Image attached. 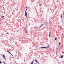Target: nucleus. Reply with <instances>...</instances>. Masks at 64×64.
Listing matches in <instances>:
<instances>
[{
    "label": "nucleus",
    "mask_w": 64,
    "mask_h": 64,
    "mask_svg": "<svg viewBox=\"0 0 64 64\" xmlns=\"http://www.w3.org/2000/svg\"><path fill=\"white\" fill-rule=\"evenodd\" d=\"M39 5H40V6H41V5H42V4H41V3H39Z\"/></svg>",
    "instance_id": "0eeeda50"
},
{
    "label": "nucleus",
    "mask_w": 64,
    "mask_h": 64,
    "mask_svg": "<svg viewBox=\"0 0 64 64\" xmlns=\"http://www.w3.org/2000/svg\"><path fill=\"white\" fill-rule=\"evenodd\" d=\"M61 18H62V16H61Z\"/></svg>",
    "instance_id": "a211bd4d"
},
{
    "label": "nucleus",
    "mask_w": 64,
    "mask_h": 64,
    "mask_svg": "<svg viewBox=\"0 0 64 64\" xmlns=\"http://www.w3.org/2000/svg\"><path fill=\"white\" fill-rule=\"evenodd\" d=\"M7 52H8V53H10V54L12 55V54H11V53H10V52H9L8 51H7Z\"/></svg>",
    "instance_id": "39448f33"
},
{
    "label": "nucleus",
    "mask_w": 64,
    "mask_h": 64,
    "mask_svg": "<svg viewBox=\"0 0 64 64\" xmlns=\"http://www.w3.org/2000/svg\"><path fill=\"white\" fill-rule=\"evenodd\" d=\"M33 64V61L31 63H30V64Z\"/></svg>",
    "instance_id": "f8f14e48"
},
{
    "label": "nucleus",
    "mask_w": 64,
    "mask_h": 64,
    "mask_svg": "<svg viewBox=\"0 0 64 64\" xmlns=\"http://www.w3.org/2000/svg\"><path fill=\"white\" fill-rule=\"evenodd\" d=\"M60 44H61V42H60L59 44V45H60Z\"/></svg>",
    "instance_id": "f3484780"
},
{
    "label": "nucleus",
    "mask_w": 64,
    "mask_h": 64,
    "mask_svg": "<svg viewBox=\"0 0 64 64\" xmlns=\"http://www.w3.org/2000/svg\"><path fill=\"white\" fill-rule=\"evenodd\" d=\"M3 56L4 58L5 59V55H3Z\"/></svg>",
    "instance_id": "6e6552de"
},
{
    "label": "nucleus",
    "mask_w": 64,
    "mask_h": 64,
    "mask_svg": "<svg viewBox=\"0 0 64 64\" xmlns=\"http://www.w3.org/2000/svg\"><path fill=\"white\" fill-rule=\"evenodd\" d=\"M17 31H18V30H17Z\"/></svg>",
    "instance_id": "4be33fe9"
},
{
    "label": "nucleus",
    "mask_w": 64,
    "mask_h": 64,
    "mask_svg": "<svg viewBox=\"0 0 64 64\" xmlns=\"http://www.w3.org/2000/svg\"><path fill=\"white\" fill-rule=\"evenodd\" d=\"M57 2L58 3V2H59V1H58V0H57Z\"/></svg>",
    "instance_id": "dca6fc26"
},
{
    "label": "nucleus",
    "mask_w": 64,
    "mask_h": 64,
    "mask_svg": "<svg viewBox=\"0 0 64 64\" xmlns=\"http://www.w3.org/2000/svg\"><path fill=\"white\" fill-rule=\"evenodd\" d=\"M63 55H62L61 57H60L61 58H63Z\"/></svg>",
    "instance_id": "9d476101"
},
{
    "label": "nucleus",
    "mask_w": 64,
    "mask_h": 64,
    "mask_svg": "<svg viewBox=\"0 0 64 64\" xmlns=\"http://www.w3.org/2000/svg\"><path fill=\"white\" fill-rule=\"evenodd\" d=\"M50 47V46L48 45V46L46 47H42L41 48H40H40H44V49H47V48H49Z\"/></svg>",
    "instance_id": "f257e3e1"
},
{
    "label": "nucleus",
    "mask_w": 64,
    "mask_h": 64,
    "mask_svg": "<svg viewBox=\"0 0 64 64\" xmlns=\"http://www.w3.org/2000/svg\"><path fill=\"white\" fill-rule=\"evenodd\" d=\"M3 63H4V64H6V63H5L4 62H3Z\"/></svg>",
    "instance_id": "ddd939ff"
},
{
    "label": "nucleus",
    "mask_w": 64,
    "mask_h": 64,
    "mask_svg": "<svg viewBox=\"0 0 64 64\" xmlns=\"http://www.w3.org/2000/svg\"><path fill=\"white\" fill-rule=\"evenodd\" d=\"M2 63V62L0 61V64H1Z\"/></svg>",
    "instance_id": "4468645a"
},
{
    "label": "nucleus",
    "mask_w": 64,
    "mask_h": 64,
    "mask_svg": "<svg viewBox=\"0 0 64 64\" xmlns=\"http://www.w3.org/2000/svg\"><path fill=\"white\" fill-rule=\"evenodd\" d=\"M50 34H51V32H50Z\"/></svg>",
    "instance_id": "aec40b11"
},
{
    "label": "nucleus",
    "mask_w": 64,
    "mask_h": 64,
    "mask_svg": "<svg viewBox=\"0 0 64 64\" xmlns=\"http://www.w3.org/2000/svg\"><path fill=\"white\" fill-rule=\"evenodd\" d=\"M43 25V24H42V25L40 26V27L38 28H39V29H40V28H41V27Z\"/></svg>",
    "instance_id": "7ed1b4c3"
},
{
    "label": "nucleus",
    "mask_w": 64,
    "mask_h": 64,
    "mask_svg": "<svg viewBox=\"0 0 64 64\" xmlns=\"http://www.w3.org/2000/svg\"><path fill=\"white\" fill-rule=\"evenodd\" d=\"M35 61H36V62H37V63H39V62L38 61H37V60H35Z\"/></svg>",
    "instance_id": "423d86ee"
},
{
    "label": "nucleus",
    "mask_w": 64,
    "mask_h": 64,
    "mask_svg": "<svg viewBox=\"0 0 64 64\" xmlns=\"http://www.w3.org/2000/svg\"><path fill=\"white\" fill-rule=\"evenodd\" d=\"M28 31L26 30V34H28Z\"/></svg>",
    "instance_id": "1a4fd4ad"
},
{
    "label": "nucleus",
    "mask_w": 64,
    "mask_h": 64,
    "mask_svg": "<svg viewBox=\"0 0 64 64\" xmlns=\"http://www.w3.org/2000/svg\"><path fill=\"white\" fill-rule=\"evenodd\" d=\"M27 8H26V12H25V16H27V12H26V11H27Z\"/></svg>",
    "instance_id": "f03ea898"
},
{
    "label": "nucleus",
    "mask_w": 64,
    "mask_h": 64,
    "mask_svg": "<svg viewBox=\"0 0 64 64\" xmlns=\"http://www.w3.org/2000/svg\"><path fill=\"white\" fill-rule=\"evenodd\" d=\"M55 40H56V41H57V38H55Z\"/></svg>",
    "instance_id": "9b49d317"
},
{
    "label": "nucleus",
    "mask_w": 64,
    "mask_h": 64,
    "mask_svg": "<svg viewBox=\"0 0 64 64\" xmlns=\"http://www.w3.org/2000/svg\"><path fill=\"white\" fill-rule=\"evenodd\" d=\"M1 16V17H4V16Z\"/></svg>",
    "instance_id": "2eb2a0df"
},
{
    "label": "nucleus",
    "mask_w": 64,
    "mask_h": 64,
    "mask_svg": "<svg viewBox=\"0 0 64 64\" xmlns=\"http://www.w3.org/2000/svg\"><path fill=\"white\" fill-rule=\"evenodd\" d=\"M26 8H27V6H26Z\"/></svg>",
    "instance_id": "412c9836"
},
{
    "label": "nucleus",
    "mask_w": 64,
    "mask_h": 64,
    "mask_svg": "<svg viewBox=\"0 0 64 64\" xmlns=\"http://www.w3.org/2000/svg\"><path fill=\"white\" fill-rule=\"evenodd\" d=\"M34 29H36H36H39V28H37V27H34Z\"/></svg>",
    "instance_id": "20e7f679"
},
{
    "label": "nucleus",
    "mask_w": 64,
    "mask_h": 64,
    "mask_svg": "<svg viewBox=\"0 0 64 64\" xmlns=\"http://www.w3.org/2000/svg\"><path fill=\"white\" fill-rule=\"evenodd\" d=\"M50 34H49V37H50Z\"/></svg>",
    "instance_id": "6ab92c4d"
}]
</instances>
